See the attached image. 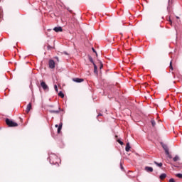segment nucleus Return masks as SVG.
I'll return each mask as SVG.
<instances>
[{
    "mask_svg": "<svg viewBox=\"0 0 182 182\" xmlns=\"http://www.w3.org/2000/svg\"><path fill=\"white\" fill-rule=\"evenodd\" d=\"M6 123L9 127H16L18 126V123L14 122V121L9 119H6Z\"/></svg>",
    "mask_w": 182,
    "mask_h": 182,
    "instance_id": "1",
    "label": "nucleus"
},
{
    "mask_svg": "<svg viewBox=\"0 0 182 182\" xmlns=\"http://www.w3.org/2000/svg\"><path fill=\"white\" fill-rule=\"evenodd\" d=\"M41 86L43 87V90H49V87L44 81H41Z\"/></svg>",
    "mask_w": 182,
    "mask_h": 182,
    "instance_id": "2",
    "label": "nucleus"
},
{
    "mask_svg": "<svg viewBox=\"0 0 182 182\" xmlns=\"http://www.w3.org/2000/svg\"><path fill=\"white\" fill-rule=\"evenodd\" d=\"M53 159H55L56 160H59L56 155H52V156H50V163H51L53 164H56V163H58V161H53Z\"/></svg>",
    "mask_w": 182,
    "mask_h": 182,
    "instance_id": "3",
    "label": "nucleus"
},
{
    "mask_svg": "<svg viewBox=\"0 0 182 182\" xmlns=\"http://www.w3.org/2000/svg\"><path fill=\"white\" fill-rule=\"evenodd\" d=\"M48 65L50 69H55V61L53 60H50L48 62Z\"/></svg>",
    "mask_w": 182,
    "mask_h": 182,
    "instance_id": "4",
    "label": "nucleus"
},
{
    "mask_svg": "<svg viewBox=\"0 0 182 182\" xmlns=\"http://www.w3.org/2000/svg\"><path fill=\"white\" fill-rule=\"evenodd\" d=\"M73 80L76 83H82L85 80H83V78H73Z\"/></svg>",
    "mask_w": 182,
    "mask_h": 182,
    "instance_id": "5",
    "label": "nucleus"
},
{
    "mask_svg": "<svg viewBox=\"0 0 182 182\" xmlns=\"http://www.w3.org/2000/svg\"><path fill=\"white\" fill-rule=\"evenodd\" d=\"M32 109V104L31 103H29L28 105H27V107H26V113H29V112H31V109Z\"/></svg>",
    "mask_w": 182,
    "mask_h": 182,
    "instance_id": "6",
    "label": "nucleus"
},
{
    "mask_svg": "<svg viewBox=\"0 0 182 182\" xmlns=\"http://www.w3.org/2000/svg\"><path fill=\"white\" fill-rule=\"evenodd\" d=\"M145 171H147L148 173H153V168L150 166H146Z\"/></svg>",
    "mask_w": 182,
    "mask_h": 182,
    "instance_id": "7",
    "label": "nucleus"
},
{
    "mask_svg": "<svg viewBox=\"0 0 182 182\" xmlns=\"http://www.w3.org/2000/svg\"><path fill=\"white\" fill-rule=\"evenodd\" d=\"M162 147L165 151L166 154H168V147L167 146V145H163Z\"/></svg>",
    "mask_w": 182,
    "mask_h": 182,
    "instance_id": "8",
    "label": "nucleus"
},
{
    "mask_svg": "<svg viewBox=\"0 0 182 182\" xmlns=\"http://www.w3.org/2000/svg\"><path fill=\"white\" fill-rule=\"evenodd\" d=\"M49 112L50 113H55L56 114H58L60 112V107H59L58 110H50Z\"/></svg>",
    "mask_w": 182,
    "mask_h": 182,
    "instance_id": "9",
    "label": "nucleus"
},
{
    "mask_svg": "<svg viewBox=\"0 0 182 182\" xmlns=\"http://www.w3.org/2000/svg\"><path fill=\"white\" fill-rule=\"evenodd\" d=\"M53 31H55V32H62V27H55L54 28Z\"/></svg>",
    "mask_w": 182,
    "mask_h": 182,
    "instance_id": "10",
    "label": "nucleus"
},
{
    "mask_svg": "<svg viewBox=\"0 0 182 182\" xmlns=\"http://www.w3.org/2000/svg\"><path fill=\"white\" fill-rule=\"evenodd\" d=\"M166 177H167V175H166V173H162L160 176L161 180H164V178H166Z\"/></svg>",
    "mask_w": 182,
    "mask_h": 182,
    "instance_id": "11",
    "label": "nucleus"
},
{
    "mask_svg": "<svg viewBox=\"0 0 182 182\" xmlns=\"http://www.w3.org/2000/svg\"><path fill=\"white\" fill-rule=\"evenodd\" d=\"M154 163L158 166V167H163V163H157V161H154Z\"/></svg>",
    "mask_w": 182,
    "mask_h": 182,
    "instance_id": "12",
    "label": "nucleus"
},
{
    "mask_svg": "<svg viewBox=\"0 0 182 182\" xmlns=\"http://www.w3.org/2000/svg\"><path fill=\"white\" fill-rule=\"evenodd\" d=\"M126 151H130V144H127L126 147H125Z\"/></svg>",
    "mask_w": 182,
    "mask_h": 182,
    "instance_id": "13",
    "label": "nucleus"
},
{
    "mask_svg": "<svg viewBox=\"0 0 182 182\" xmlns=\"http://www.w3.org/2000/svg\"><path fill=\"white\" fill-rule=\"evenodd\" d=\"M58 96H60V97H62V99H63V97H65V95L63 94V92H62V91L59 92Z\"/></svg>",
    "mask_w": 182,
    "mask_h": 182,
    "instance_id": "14",
    "label": "nucleus"
},
{
    "mask_svg": "<svg viewBox=\"0 0 182 182\" xmlns=\"http://www.w3.org/2000/svg\"><path fill=\"white\" fill-rule=\"evenodd\" d=\"M178 160H180V157L176 155L173 159V161H178Z\"/></svg>",
    "mask_w": 182,
    "mask_h": 182,
    "instance_id": "15",
    "label": "nucleus"
},
{
    "mask_svg": "<svg viewBox=\"0 0 182 182\" xmlns=\"http://www.w3.org/2000/svg\"><path fill=\"white\" fill-rule=\"evenodd\" d=\"M171 3L170 2V1H168V7H167L168 12H170V8H171Z\"/></svg>",
    "mask_w": 182,
    "mask_h": 182,
    "instance_id": "16",
    "label": "nucleus"
},
{
    "mask_svg": "<svg viewBox=\"0 0 182 182\" xmlns=\"http://www.w3.org/2000/svg\"><path fill=\"white\" fill-rule=\"evenodd\" d=\"M60 130H62V123L59 124L58 128V133H60Z\"/></svg>",
    "mask_w": 182,
    "mask_h": 182,
    "instance_id": "17",
    "label": "nucleus"
},
{
    "mask_svg": "<svg viewBox=\"0 0 182 182\" xmlns=\"http://www.w3.org/2000/svg\"><path fill=\"white\" fill-rule=\"evenodd\" d=\"M94 73H97V66L96 64H94Z\"/></svg>",
    "mask_w": 182,
    "mask_h": 182,
    "instance_id": "18",
    "label": "nucleus"
},
{
    "mask_svg": "<svg viewBox=\"0 0 182 182\" xmlns=\"http://www.w3.org/2000/svg\"><path fill=\"white\" fill-rule=\"evenodd\" d=\"M176 177H178V178H182V174L181 173H177L176 175Z\"/></svg>",
    "mask_w": 182,
    "mask_h": 182,
    "instance_id": "19",
    "label": "nucleus"
},
{
    "mask_svg": "<svg viewBox=\"0 0 182 182\" xmlns=\"http://www.w3.org/2000/svg\"><path fill=\"white\" fill-rule=\"evenodd\" d=\"M151 123L153 127H154V126H156V122L154 120H151Z\"/></svg>",
    "mask_w": 182,
    "mask_h": 182,
    "instance_id": "20",
    "label": "nucleus"
},
{
    "mask_svg": "<svg viewBox=\"0 0 182 182\" xmlns=\"http://www.w3.org/2000/svg\"><path fill=\"white\" fill-rule=\"evenodd\" d=\"M169 68H170V69H171V70H173V65H172V62H171V61L170 62V66H169Z\"/></svg>",
    "mask_w": 182,
    "mask_h": 182,
    "instance_id": "21",
    "label": "nucleus"
},
{
    "mask_svg": "<svg viewBox=\"0 0 182 182\" xmlns=\"http://www.w3.org/2000/svg\"><path fill=\"white\" fill-rule=\"evenodd\" d=\"M168 156V159H173V156L170 154V152H168V154H166Z\"/></svg>",
    "mask_w": 182,
    "mask_h": 182,
    "instance_id": "22",
    "label": "nucleus"
},
{
    "mask_svg": "<svg viewBox=\"0 0 182 182\" xmlns=\"http://www.w3.org/2000/svg\"><path fill=\"white\" fill-rule=\"evenodd\" d=\"M54 89H55V92H58V85H55Z\"/></svg>",
    "mask_w": 182,
    "mask_h": 182,
    "instance_id": "23",
    "label": "nucleus"
},
{
    "mask_svg": "<svg viewBox=\"0 0 182 182\" xmlns=\"http://www.w3.org/2000/svg\"><path fill=\"white\" fill-rule=\"evenodd\" d=\"M92 52H94V53H96V55H97V53L96 52V50H95V48H92Z\"/></svg>",
    "mask_w": 182,
    "mask_h": 182,
    "instance_id": "24",
    "label": "nucleus"
},
{
    "mask_svg": "<svg viewBox=\"0 0 182 182\" xmlns=\"http://www.w3.org/2000/svg\"><path fill=\"white\" fill-rule=\"evenodd\" d=\"M118 143H119V144H121V146H122V144H123V141H122L120 140H118Z\"/></svg>",
    "mask_w": 182,
    "mask_h": 182,
    "instance_id": "25",
    "label": "nucleus"
},
{
    "mask_svg": "<svg viewBox=\"0 0 182 182\" xmlns=\"http://www.w3.org/2000/svg\"><path fill=\"white\" fill-rule=\"evenodd\" d=\"M169 182H176V181H174V178H171V179L169 180Z\"/></svg>",
    "mask_w": 182,
    "mask_h": 182,
    "instance_id": "26",
    "label": "nucleus"
},
{
    "mask_svg": "<svg viewBox=\"0 0 182 182\" xmlns=\"http://www.w3.org/2000/svg\"><path fill=\"white\" fill-rule=\"evenodd\" d=\"M90 62H92V63H93V65H95V63H93V59L92 58H90Z\"/></svg>",
    "mask_w": 182,
    "mask_h": 182,
    "instance_id": "27",
    "label": "nucleus"
},
{
    "mask_svg": "<svg viewBox=\"0 0 182 182\" xmlns=\"http://www.w3.org/2000/svg\"><path fill=\"white\" fill-rule=\"evenodd\" d=\"M102 68H103V64H101L100 68L102 69Z\"/></svg>",
    "mask_w": 182,
    "mask_h": 182,
    "instance_id": "28",
    "label": "nucleus"
},
{
    "mask_svg": "<svg viewBox=\"0 0 182 182\" xmlns=\"http://www.w3.org/2000/svg\"><path fill=\"white\" fill-rule=\"evenodd\" d=\"M169 22H171V23H172V22H171V19H170V18H169Z\"/></svg>",
    "mask_w": 182,
    "mask_h": 182,
    "instance_id": "29",
    "label": "nucleus"
},
{
    "mask_svg": "<svg viewBox=\"0 0 182 182\" xmlns=\"http://www.w3.org/2000/svg\"><path fill=\"white\" fill-rule=\"evenodd\" d=\"M55 127H59V126L58 124H55Z\"/></svg>",
    "mask_w": 182,
    "mask_h": 182,
    "instance_id": "30",
    "label": "nucleus"
},
{
    "mask_svg": "<svg viewBox=\"0 0 182 182\" xmlns=\"http://www.w3.org/2000/svg\"><path fill=\"white\" fill-rule=\"evenodd\" d=\"M121 168H122V170H123V166H122V165H121Z\"/></svg>",
    "mask_w": 182,
    "mask_h": 182,
    "instance_id": "31",
    "label": "nucleus"
},
{
    "mask_svg": "<svg viewBox=\"0 0 182 182\" xmlns=\"http://www.w3.org/2000/svg\"><path fill=\"white\" fill-rule=\"evenodd\" d=\"M98 116H102V114H99Z\"/></svg>",
    "mask_w": 182,
    "mask_h": 182,
    "instance_id": "32",
    "label": "nucleus"
}]
</instances>
